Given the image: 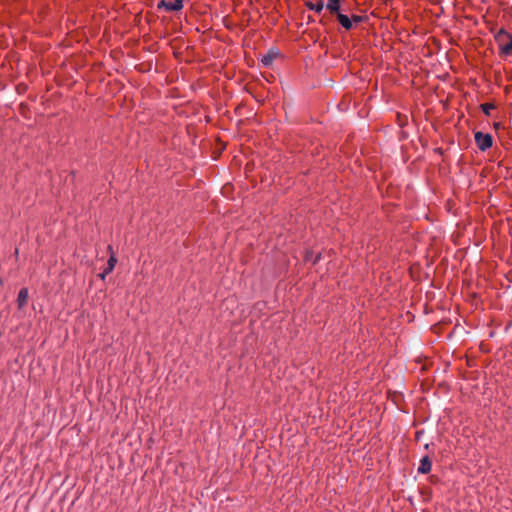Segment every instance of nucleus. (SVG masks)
<instances>
[{
	"mask_svg": "<svg viewBox=\"0 0 512 512\" xmlns=\"http://www.w3.org/2000/svg\"><path fill=\"white\" fill-rule=\"evenodd\" d=\"M306 5L309 9L315 10L316 12H320L324 8V1L323 0H313V1H309Z\"/></svg>",
	"mask_w": 512,
	"mask_h": 512,
	"instance_id": "obj_9",
	"label": "nucleus"
},
{
	"mask_svg": "<svg viewBox=\"0 0 512 512\" xmlns=\"http://www.w3.org/2000/svg\"><path fill=\"white\" fill-rule=\"evenodd\" d=\"M164 7L168 11H178L183 7V0H174L173 2H166L162 0L158 4V8Z\"/></svg>",
	"mask_w": 512,
	"mask_h": 512,
	"instance_id": "obj_3",
	"label": "nucleus"
},
{
	"mask_svg": "<svg viewBox=\"0 0 512 512\" xmlns=\"http://www.w3.org/2000/svg\"><path fill=\"white\" fill-rule=\"evenodd\" d=\"M337 19L339 21V23L347 30L351 29L352 28V20L347 16V15H344L342 13H338L337 14Z\"/></svg>",
	"mask_w": 512,
	"mask_h": 512,
	"instance_id": "obj_8",
	"label": "nucleus"
},
{
	"mask_svg": "<svg viewBox=\"0 0 512 512\" xmlns=\"http://www.w3.org/2000/svg\"><path fill=\"white\" fill-rule=\"evenodd\" d=\"M326 7L331 13L338 14L340 8V0H328Z\"/></svg>",
	"mask_w": 512,
	"mask_h": 512,
	"instance_id": "obj_10",
	"label": "nucleus"
},
{
	"mask_svg": "<svg viewBox=\"0 0 512 512\" xmlns=\"http://www.w3.org/2000/svg\"><path fill=\"white\" fill-rule=\"evenodd\" d=\"M27 300H28V289L22 288L19 291L18 298H17L18 307L22 308L23 306H25L27 303Z\"/></svg>",
	"mask_w": 512,
	"mask_h": 512,
	"instance_id": "obj_7",
	"label": "nucleus"
},
{
	"mask_svg": "<svg viewBox=\"0 0 512 512\" xmlns=\"http://www.w3.org/2000/svg\"><path fill=\"white\" fill-rule=\"evenodd\" d=\"M278 56L279 52L277 50L271 49L262 56L261 62L264 66L269 67Z\"/></svg>",
	"mask_w": 512,
	"mask_h": 512,
	"instance_id": "obj_4",
	"label": "nucleus"
},
{
	"mask_svg": "<svg viewBox=\"0 0 512 512\" xmlns=\"http://www.w3.org/2000/svg\"><path fill=\"white\" fill-rule=\"evenodd\" d=\"M431 461L428 456H425L421 459L420 465L418 467V472L422 474H427L431 471Z\"/></svg>",
	"mask_w": 512,
	"mask_h": 512,
	"instance_id": "obj_5",
	"label": "nucleus"
},
{
	"mask_svg": "<svg viewBox=\"0 0 512 512\" xmlns=\"http://www.w3.org/2000/svg\"><path fill=\"white\" fill-rule=\"evenodd\" d=\"M116 263H117L116 257L114 256V254H111V256H110V258L108 259V262H107V267L104 270V272L101 274V278L102 279H104L107 274H109L110 272L113 271Z\"/></svg>",
	"mask_w": 512,
	"mask_h": 512,
	"instance_id": "obj_6",
	"label": "nucleus"
},
{
	"mask_svg": "<svg viewBox=\"0 0 512 512\" xmlns=\"http://www.w3.org/2000/svg\"><path fill=\"white\" fill-rule=\"evenodd\" d=\"M474 138H475L477 147L481 151H486L493 144L492 136L488 133H483L481 131H478L475 133Z\"/></svg>",
	"mask_w": 512,
	"mask_h": 512,
	"instance_id": "obj_2",
	"label": "nucleus"
},
{
	"mask_svg": "<svg viewBox=\"0 0 512 512\" xmlns=\"http://www.w3.org/2000/svg\"><path fill=\"white\" fill-rule=\"evenodd\" d=\"M495 40L499 44L501 51L505 55H510L512 53V36L510 34L501 29L495 35Z\"/></svg>",
	"mask_w": 512,
	"mask_h": 512,
	"instance_id": "obj_1",
	"label": "nucleus"
},
{
	"mask_svg": "<svg viewBox=\"0 0 512 512\" xmlns=\"http://www.w3.org/2000/svg\"><path fill=\"white\" fill-rule=\"evenodd\" d=\"M363 17L362 16H358V15H354L353 18H352V24L353 23H360L363 21Z\"/></svg>",
	"mask_w": 512,
	"mask_h": 512,
	"instance_id": "obj_12",
	"label": "nucleus"
},
{
	"mask_svg": "<svg viewBox=\"0 0 512 512\" xmlns=\"http://www.w3.org/2000/svg\"><path fill=\"white\" fill-rule=\"evenodd\" d=\"M494 108L495 106L491 103H484L481 105V109L486 115H490V111Z\"/></svg>",
	"mask_w": 512,
	"mask_h": 512,
	"instance_id": "obj_11",
	"label": "nucleus"
}]
</instances>
